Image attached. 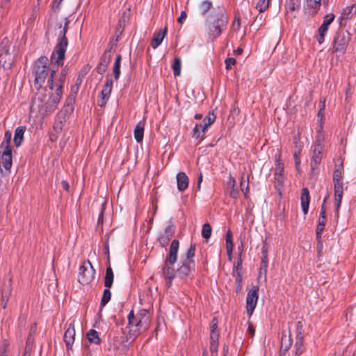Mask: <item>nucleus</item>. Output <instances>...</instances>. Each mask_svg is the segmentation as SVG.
Segmentation results:
<instances>
[{"instance_id": "6ab92c4d", "label": "nucleus", "mask_w": 356, "mask_h": 356, "mask_svg": "<svg viewBox=\"0 0 356 356\" xmlns=\"http://www.w3.org/2000/svg\"><path fill=\"white\" fill-rule=\"evenodd\" d=\"M283 172H284L283 164L282 163L279 162L278 161H277V165H276V167L275 169V180H276V183H277L276 187H282V184H283V182L284 180Z\"/></svg>"}, {"instance_id": "2eb2a0df", "label": "nucleus", "mask_w": 356, "mask_h": 356, "mask_svg": "<svg viewBox=\"0 0 356 356\" xmlns=\"http://www.w3.org/2000/svg\"><path fill=\"white\" fill-rule=\"evenodd\" d=\"M75 328L74 322L69 324L64 334V341L67 348H72L74 342Z\"/></svg>"}, {"instance_id": "6e6552de", "label": "nucleus", "mask_w": 356, "mask_h": 356, "mask_svg": "<svg viewBox=\"0 0 356 356\" xmlns=\"http://www.w3.org/2000/svg\"><path fill=\"white\" fill-rule=\"evenodd\" d=\"M259 298V286H254L247 293L246 310L249 316H251L257 306Z\"/></svg>"}, {"instance_id": "20e7f679", "label": "nucleus", "mask_w": 356, "mask_h": 356, "mask_svg": "<svg viewBox=\"0 0 356 356\" xmlns=\"http://www.w3.org/2000/svg\"><path fill=\"white\" fill-rule=\"evenodd\" d=\"M195 245L191 244L185 255L182 256L179 266L177 270V278L186 280L190 277L195 269V263L193 258L195 255Z\"/></svg>"}, {"instance_id": "4468645a", "label": "nucleus", "mask_w": 356, "mask_h": 356, "mask_svg": "<svg viewBox=\"0 0 356 356\" xmlns=\"http://www.w3.org/2000/svg\"><path fill=\"white\" fill-rule=\"evenodd\" d=\"M225 192L234 199H237L239 196V191L236 187V180L231 175L227 181Z\"/></svg>"}, {"instance_id": "09e8293b", "label": "nucleus", "mask_w": 356, "mask_h": 356, "mask_svg": "<svg viewBox=\"0 0 356 356\" xmlns=\"http://www.w3.org/2000/svg\"><path fill=\"white\" fill-rule=\"evenodd\" d=\"M289 339L287 338L286 335H285L282 339V348H284V350H287L290 347Z\"/></svg>"}, {"instance_id": "cd10ccee", "label": "nucleus", "mask_w": 356, "mask_h": 356, "mask_svg": "<svg viewBox=\"0 0 356 356\" xmlns=\"http://www.w3.org/2000/svg\"><path fill=\"white\" fill-rule=\"evenodd\" d=\"M114 279V274L111 266L106 268L104 277V286L106 288H111Z\"/></svg>"}, {"instance_id": "8fccbe9b", "label": "nucleus", "mask_w": 356, "mask_h": 356, "mask_svg": "<svg viewBox=\"0 0 356 356\" xmlns=\"http://www.w3.org/2000/svg\"><path fill=\"white\" fill-rule=\"evenodd\" d=\"M56 70L54 68L50 69V77L48 80V84H49V87L51 90L54 89L53 77H54V74L56 73Z\"/></svg>"}, {"instance_id": "338daca9", "label": "nucleus", "mask_w": 356, "mask_h": 356, "mask_svg": "<svg viewBox=\"0 0 356 356\" xmlns=\"http://www.w3.org/2000/svg\"><path fill=\"white\" fill-rule=\"evenodd\" d=\"M202 117V114H199V113L195 114V118L197 119V120L201 119Z\"/></svg>"}, {"instance_id": "774afa93", "label": "nucleus", "mask_w": 356, "mask_h": 356, "mask_svg": "<svg viewBox=\"0 0 356 356\" xmlns=\"http://www.w3.org/2000/svg\"><path fill=\"white\" fill-rule=\"evenodd\" d=\"M242 49H237L236 51H235V53L238 55L241 54L242 53Z\"/></svg>"}, {"instance_id": "052dcab7", "label": "nucleus", "mask_w": 356, "mask_h": 356, "mask_svg": "<svg viewBox=\"0 0 356 356\" xmlns=\"http://www.w3.org/2000/svg\"><path fill=\"white\" fill-rule=\"evenodd\" d=\"M294 158H295V161H296V166H298L300 164V160L296 153H295V154H294Z\"/></svg>"}, {"instance_id": "39448f33", "label": "nucleus", "mask_w": 356, "mask_h": 356, "mask_svg": "<svg viewBox=\"0 0 356 356\" xmlns=\"http://www.w3.org/2000/svg\"><path fill=\"white\" fill-rule=\"evenodd\" d=\"M48 58L46 56H41L37 60L35 61L33 65V74L35 76L34 86L40 91H43L42 86L44 84L49 70L47 68Z\"/></svg>"}, {"instance_id": "69168bd1", "label": "nucleus", "mask_w": 356, "mask_h": 356, "mask_svg": "<svg viewBox=\"0 0 356 356\" xmlns=\"http://www.w3.org/2000/svg\"><path fill=\"white\" fill-rule=\"evenodd\" d=\"M243 243L241 245V246H238V251H239V255H241V254L242 251H243Z\"/></svg>"}, {"instance_id": "bb28decb", "label": "nucleus", "mask_w": 356, "mask_h": 356, "mask_svg": "<svg viewBox=\"0 0 356 356\" xmlns=\"http://www.w3.org/2000/svg\"><path fill=\"white\" fill-rule=\"evenodd\" d=\"M210 350L211 356H216L218 347V335H216V334L213 332L210 337Z\"/></svg>"}, {"instance_id": "4d7b16f0", "label": "nucleus", "mask_w": 356, "mask_h": 356, "mask_svg": "<svg viewBox=\"0 0 356 356\" xmlns=\"http://www.w3.org/2000/svg\"><path fill=\"white\" fill-rule=\"evenodd\" d=\"M320 217L326 218V205H324V204H322L321 208Z\"/></svg>"}, {"instance_id": "864d4df0", "label": "nucleus", "mask_w": 356, "mask_h": 356, "mask_svg": "<svg viewBox=\"0 0 356 356\" xmlns=\"http://www.w3.org/2000/svg\"><path fill=\"white\" fill-rule=\"evenodd\" d=\"M186 17H187V14H186V13L185 11H182V12L181 13L180 16H179V17H178V19H177V22H178L179 23H180V24H182V23L185 21V19H186Z\"/></svg>"}, {"instance_id": "ea45409f", "label": "nucleus", "mask_w": 356, "mask_h": 356, "mask_svg": "<svg viewBox=\"0 0 356 356\" xmlns=\"http://www.w3.org/2000/svg\"><path fill=\"white\" fill-rule=\"evenodd\" d=\"M326 222V218L320 217L318 219V223L316 227V236L318 238L321 237V234L324 229Z\"/></svg>"}, {"instance_id": "9b49d317", "label": "nucleus", "mask_w": 356, "mask_h": 356, "mask_svg": "<svg viewBox=\"0 0 356 356\" xmlns=\"http://www.w3.org/2000/svg\"><path fill=\"white\" fill-rule=\"evenodd\" d=\"M13 63V57L9 53L7 48V42H2L0 44V65L5 69L8 70Z\"/></svg>"}, {"instance_id": "473e14b6", "label": "nucleus", "mask_w": 356, "mask_h": 356, "mask_svg": "<svg viewBox=\"0 0 356 356\" xmlns=\"http://www.w3.org/2000/svg\"><path fill=\"white\" fill-rule=\"evenodd\" d=\"M356 14V6L351 5L350 6H347L343 10L342 15L345 18H350L354 15Z\"/></svg>"}, {"instance_id": "0eeeda50", "label": "nucleus", "mask_w": 356, "mask_h": 356, "mask_svg": "<svg viewBox=\"0 0 356 356\" xmlns=\"http://www.w3.org/2000/svg\"><path fill=\"white\" fill-rule=\"evenodd\" d=\"M94 275L95 269L91 263L89 261H85L79 267L78 281L81 284H88L92 281Z\"/></svg>"}, {"instance_id": "72a5a7b5", "label": "nucleus", "mask_w": 356, "mask_h": 356, "mask_svg": "<svg viewBox=\"0 0 356 356\" xmlns=\"http://www.w3.org/2000/svg\"><path fill=\"white\" fill-rule=\"evenodd\" d=\"M88 339L94 343L98 344L100 343V339L98 332L95 330H90L87 333Z\"/></svg>"}, {"instance_id": "79ce46f5", "label": "nucleus", "mask_w": 356, "mask_h": 356, "mask_svg": "<svg viewBox=\"0 0 356 356\" xmlns=\"http://www.w3.org/2000/svg\"><path fill=\"white\" fill-rule=\"evenodd\" d=\"M211 234V227L209 224L205 223L202 228V236L204 238L208 239Z\"/></svg>"}, {"instance_id": "5701e85b", "label": "nucleus", "mask_w": 356, "mask_h": 356, "mask_svg": "<svg viewBox=\"0 0 356 356\" xmlns=\"http://www.w3.org/2000/svg\"><path fill=\"white\" fill-rule=\"evenodd\" d=\"M26 127L24 126L18 127L15 131L14 143L17 147H19L24 140V134Z\"/></svg>"}, {"instance_id": "a878e982", "label": "nucleus", "mask_w": 356, "mask_h": 356, "mask_svg": "<svg viewBox=\"0 0 356 356\" xmlns=\"http://www.w3.org/2000/svg\"><path fill=\"white\" fill-rule=\"evenodd\" d=\"M216 118V116L213 112H209L204 118L202 123L199 124L200 127L206 131L207 128L214 122Z\"/></svg>"}, {"instance_id": "a18cd8bd", "label": "nucleus", "mask_w": 356, "mask_h": 356, "mask_svg": "<svg viewBox=\"0 0 356 356\" xmlns=\"http://www.w3.org/2000/svg\"><path fill=\"white\" fill-rule=\"evenodd\" d=\"M241 264V260L238 261L237 267L236 268L235 271H234V275L236 276V282H237L238 286H240L242 281V275L241 271L239 269V266Z\"/></svg>"}, {"instance_id": "5fc2aeb1", "label": "nucleus", "mask_w": 356, "mask_h": 356, "mask_svg": "<svg viewBox=\"0 0 356 356\" xmlns=\"http://www.w3.org/2000/svg\"><path fill=\"white\" fill-rule=\"evenodd\" d=\"M324 140V137L323 135L321 134H318L316 137V144L315 145H323V142Z\"/></svg>"}, {"instance_id": "f3484780", "label": "nucleus", "mask_w": 356, "mask_h": 356, "mask_svg": "<svg viewBox=\"0 0 356 356\" xmlns=\"http://www.w3.org/2000/svg\"><path fill=\"white\" fill-rule=\"evenodd\" d=\"M189 184V179L185 172H180L177 175V186L179 191H185Z\"/></svg>"}, {"instance_id": "f257e3e1", "label": "nucleus", "mask_w": 356, "mask_h": 356, "mask_svg": "<svg viewBox=\"0 0 356 356\" xmlns=\"http://www.w3.org/2000/svg\"><path fill=\"white\" fill-rule=\"evenodd\" d=\"M65 72L63 70L61 72V77L59 82L56 85L55 93L50 97L47 98V95L42 90L38 91L33 99L31 110L34 111L36 108L42 115L53 110L56 105L59 103L63 89V82L65 79Z\"/></svg>"}, {"instance_id": "2f4dec72", "label": "nucleus", "mask_w": 356, "mask_h": 356, "mask_svg": "<svg viewBox=\"0 0 356 356\" xmlns=\"http://www.w3.org/2000/svg\"><path fill=\"white\" fill-rule=\"evenodd\" d=\"M122 56L118 55L113 65V73L115 79H118L120 74V64H121Z\"/></svg>"}, {"instance_id": "c9c22d12", "label": "nucleus", "mask_w": 356, "mask_h": 356, "mask_svg": "<svg viewBox=\"0 0 356 356\" xmlns=\"http://www.w3.org/2000/svg\"><path fill=\"white\" fill-rule=\"evenodd\" d=\"M204 133L205 131L201 128L199 124H196L193 129V137L196 139L202 140Z\"/></svg>"}, {"instance_id": "f8f14e48", "label": "nucleus", "mask_w": 356, "mask_h": 356, "mask_svg": "<svg viewBox=\"0 0 356 356\" xmlns=\"http://www.w3.org/2000/svg\"><path fill=\"white\" fill-rule=\"evenodd\" d=\"M323 145H314L311 156V168L314 172L318 168V165L322 159V152L323 151Z\"/></svg>"}, {"instance_id": "49530a36", "label": "nucleus", "mask_w": 356, "mask_h": 356, "mask_svg": "<svg viewBox=\"0 0 356 356\" xmlns=\"http://www.w3.org/2000/svg\"><path fill=\"white\" fill-rule=\"evenodd\" d=\"M341 172L339 170H335L333 175V183L334 184H343L341 181Z\"/></svg>"}, {"instance_id": "aec40b11", "label": "nucleus", "mask_w": 356, "mask_h": 356, "mask_svg": "<svg viewBox=\"0 0 356 356\" xmlns=\"http://www.w3.org/2000/svg\"><path fill=\"white\" fill-rule=\"evenodd\" d=\"M145 120L140 121L136 126L134 131V135L136 140L138 143H140L143 141V135H144V127H145Z\"/></svg>"}, {"instance_id": "37998d69", "label": "nucleus", "mask_w": 356, "mask_h": 356, "mask_svg": "<svg viewBox=\"0 0 356 356\" xmlns=\"http://www.w3.org/2000/svg\"><path fill=\"white\" fill-rule=\"evenodd\" d=\"M335 15L333 13L326 15L323 18L321 26L328 29L329 25L334 21Z\"/></svg>"}, {"instance_id": "1a4fd4ad", "label": "nucleus", "mask_w": 356, "mask_h": 356, "mask_svg": "<svg viewBox=\"0 0 356 356\" xmlns=\"http://www.w3.org/2000/svg\"><path fill=\"white\" fill-rule=\"evenodd\" d=\"M12 167V149L11 148L6 147L4 149L0 148V170L3 172V168L5 173L7 174L10 172Z\"/></svg>"}, {"instance_id": "4be33fe9", "label": "nucleus", "mask_w": 356, "mask_h": 356, "mask_svg": "<svg viewBox=\"0 0 356 356\" xmlns=\"http://www.w3.org/2000/svg\"><path fill=\"white\" fill-rule=\"evenodd\" d=\"M307 6L305 9L307 10L308 13L312 15H315L319 9L321 0H306Z\"/></svg>"}, {"instance_id": "e2e57ef3", "label": "nucleus", "mask_w": 356, "mask_h": 356, "mask_svg": "<svg viewBox=\"0 0 356 356\" xmlns=\"http://www.w3.org/2000/svg\"><path fill=\"white\" fill-rule=\"evenodd\" d=\"M63 0H54V6L58 8L60 3H61Z\"/></svg>"}, {"instance_id": "de8ad7c7", "label": "nucleus", "mask_w": 356, "mask_h": 356, "mask_svg": "<svg viewBox=\"0 0 356 356\" xmlns=\"http://www.w3.org/2000/svg\"><path fill=\"white\" fill-rule=\"evenodd\" d=\"M320 108L318 113V117L320 118L321 120H322L324 118V111L325 108V99H321L320 100Z\"/></svg>"}, {"instance_id": "423d86ee", "label": "nucleus", "mask_w": 356, "mask_h": 356, "mask_svg": "<svg viewBox=\"0 0 356 356\" xmlns=\"http://www.w3.org/2000/svg\"><path fill=\"white\" fill-rule=\"evenodd\" d=\"M67 22L65 23V28L63 29V36L60 38L59 42L56 44L54 51L52 52L51 56V65H57L58 66L63 65V60L65 58V54L67 47V40L65 36L67 31Z\"/></svg>"}, {"instance_id": "c756f323", "label": "nucleus", "mask_w": 356, "mask_h": 356, "mask_svg": "<svg viewBox=\"0 0 356 356\" xmlns=\"http://www.w3.org/2000/svg\"><path fill=\"white\" fill-rule=\"evenodd\" d=\"M113 82L111 79H106V81L104 86V88L101 92V96L104 97H109V95L112 90Z\"/></svg>"}, {"instance_id": "bf43d9fd", "label": "nucleus", "mask_w": 356, "mask_h": 356, "mask_svg": "<svg viewBox=\"0 0 356 356\" xmlns=\"http://www.w3.org/2000/svg\"><path fill=\"white\" fill-rule=\"evenodd\" d=\"M61 185L63 186V188L67 191L68 192L69 191V189H70V185L68 184V182L65 180H63L61 181Z\"/></svg>"}, {"instance_id": "412c9836", "label": "nucleus", "mask_w": 356, "mask_h": 356, "mask_svg": "<svg viewBox=\"0 0 356 356\" xmlns=\"http://www.w3.org/2000/svg\"><path fill=\"white\" fill-rule=\"evenodd\" d=\"M166 31L167 29L165 28L163 30H160L154 34L151 43L153 49H156L161 44L166 35Z\"/></svg>"}, {"instance_id": "f704fd0d", "label": "nucleus", "mask_w": 356, "mask_h": 356, "mask_svg": "<svg viewBox=\"0 0 356 356\" xmlns=\"http://www.w3.org/2000/svg\"><path fill=\"white\" fill-rule=\"evenodd\" d=\"M172 67L175 76L180 75L181 68V60L180 58L177 57L175 58Z\"/></svg>"}, {"instance_id": "dca6fc26", "label": "nucleus", "mask_w": 356, "mask_h": 356, "mask_svg": "<svg viewBox=\"0 0 356 356\" xmlns=\"http://www.w3.org/2000/svg\"><path fill=\"white\" fill-rule=\"evenodd\" d=\"M334 204H335V211L337 215H338L339 209L340 207V204L341 202V199L343 194V184H334Z\"/></svg>"}, {"instance_id": "b1692460", "label": "nucleus", "mask_w": 356, "mask_h": 356, "mask_svg": "<svg viewBox=\"0 0 356 356\" xmlns=\"http://www.w3.org/2000/svg\"><path fill=\"white\" fill-rule=\"evenodd\" d=\"M300 0H286L285 8L287 13H294L299 10Z\"/></svg>"}, {"instance_id": "0e129e2a", "label": "nucleus", "mask_w": 356, "mask_h": 356, "mask_svg": "<svg viewBox=\"0 0 356 356\" xmlns=\"http://www.w3.org/2000/svg\"><path fill=\"white\" fill-rule=\"evenodd\" d=\"M103 212H104V208L102 209V211L99 213V219H98L99 222L102 221Z\"/></svg>"}, {"instance_id": "c85d7f7f", "label": "nucleus", "mask_w": 356, "mask_h": 356, "mask_svg": "<svg viewBox=\"0 0 356 356\" xmlns=\"http://www.w3.org/2000/svg\"><path fill=\"white\" fill-rule=\"evenodd\" d=\"M249 177L248 175L243 174L241 177L240 187L242 192L246 195L248 191Z\"/></svg>"}, {"instance_id": "13d9d810", "label": "nucleus", "mask_w": 356, "mask_h": 356, "mask_svg": "<svg viewBox=\"0 0 356 356\" xmlns=\"http://www.w3.org/2000/svg\"><path fill=\"white\" fill-rule=\"evenodd\" d=\"M108 99V97H104V96H101V99L98 101V105L100 106H104Z\"/></svg>"}, {"instance_id": "ddd939ff", "label": "nucleus", "mask_w": 356, "mask_h": 356, "mask_svg": "<svg viewBox=\"0 0 356 356\" xmlns=\"http://www.w3.org/2000/svg\"><path fill=\"white\" fill-rule=\"evenodd\" d=\"M349 40L344 34L338 35L334 41V51L343 54L348 44Z\"/></svg>"}, {"instance_id": "f03ea898", "label": "nucleus", "mask_w": 356, "mask_h": 356, "mask_svg": "<svg viewBox=\"0 0 356 356\" xmlns=\"http://www.w3.org/2000/svg\"><path fill=\"white\" fill-rule=\"evenodd\" d=\"M129 332L127 338L129 340H134L142 332L148 329L150 324V316L146 309L140 310L136 316L131 311L128 315Z\"/></svg>"}, {"instance_id": "4c0bfd02", "label": "nucleus", "mask_w": 356, "mask_h": 356, "mask_svg": "<svg viewBox=\"0 0 356 356\" xmlns=\"http://www.w3.org/2000/svg\"><path fill=\"white\" fill-rule=\"evenodd\" d=\"M111 292L110 291V288H106L104 289L103 296L101 300V305L104 307L111 300Z\"/></svg>"}, {"instance_id": "393cba45", "label": "nucleus", "mask_w": 356, "mask_h": 356, "mask_svg": "<svg viewBox=\"0 0 356 356\" xmlns=\"http://www.w3.org/2000/svg\"><path fill=\"white\" fill-rule=\"evenodd\" d=\"M233 246L232 234L230 231H228L226 234V250L229 260L230 261L232 258Z\"/></svg>"}, {"instance_id": "7c9ffc66", "label": "nucleus", "mask_w": 356, "mask_h": 356, "mask_svg": "<svg viewBox=\"0 0 356 356\" xmlns=\"http://www.w3.org/2000/svg\"><path fill=\"white\" fill-rule=\"evenodd\" d=\"M212 7V3L209 1H203L198 6V11L201 15H204Z\"/></svg>"}, {"instance_id": "a19ab883", "label": "nucleus", "mask_w": 356, "mask_h": 356, "mask_svg": "<svg viewBox=\"0 0 356 356\" xmlns=\"http://www.w3.org/2000/svg\"><path fill=\"white\" fill-rule=\"evenodd\" d=\"M11 140V132L9 131H7L4 134V140L1 144L0 148H11L10 143Z\"/></svg>"}, {"instance_id": "9d476101", "label": "nucleus", "mask_w": 356, "mask_h": 356, "mask_svg": "<svg viewBox=\"0 0 356 356\" xmlns=\"http://www.w3.org/2000/svg\"><path fill=\"white\" fill-rule=\"evenodd\" d=\"M227 23L226 17L224 15H221L220 17L217 19L208 20V29L209 33L214 38L218 37L222 31L223 28Z\"/></svg>"}, {"instance_id": "3c124183", "label": "nucleus", "mask_w": 356, "mask_h": 356, "mask_svg": "<svg viewBox=\"0 0 356 356\" xmlns=\"http://www.w3.org/2000/svg\"><path fill=\"white\" fill-rule=\"evenodd\" d=\"M217 327H218V322H217L216 318H213V321H212V325H211V334H210V337L211 336V334L213 332L216 333V335H218V332L217 331Z\"/></svg>"}, {"instance_id": "6e6d98bb", "label": "nucleus", "mask_w": 356, "mask_h": 356, "mask_svg": "<svg viewBox=\"0 0 356 356\" xmlns=\"http://www.w3.org/2000/svg\"><path fill=\"white\" fill-rule=\"evenodd\" d=\"M248 332L251 337H253L254 334V328L252 324V323L248 322Z\"/></svg>"}, {"instance_id": "c03bdc74", "label": "nucleus", "mask_w": 356, "mask_h": 356, "mask_svg": "<svg viewBox=\"0 0 356 356\" xmlns=\"http://www.w3.org/2000/svg\"><path fill=\"white\" fill-rule=\"evenodd\" d=\"M303 345V339L302 337L300 335H298L297 337V341L296 342L295 346H296V354L300 355L302 353V346Z\"/></svg>"}, {"instance_id": "e433bc0d", "label": "nucleus", "mask_w": 356, "mask_h": 356, "mask_svg": "<svg viewBox=\"0 0 356 356\" xmlns=\"http://www.w3.org/2000/svg\"><path fill=\"white\" fill-rule=\"evenodd\" d=\"M270 0H259L256 8L258 9L259 13L266 11L268 7Z\"/></svg>"}, {"instance_id": "a211bd4d", "label": "nucleus", "mask_w": 356, "mask_h": 356, "mask_svg": "<svg viewBox=\"0 0 356 356\" xmlns=\"http://www.w3.org/2000/svg\"><path fill=\"white\" fill-rule=\"evenodd\" d=\"M309 200L310 196L309 190L307 188H303L301 191L300 202L304 214H307L308 213Z\"/></svg>"}, {"instance_id": "680f3d73", "label": "nucleus", "mask_w": 356, "mask_h": 356, "mask_svg": "<svg viewBox=\"0 0 356 356\" xmlns=\"http://www.w3.org/2000/svg\"><path fill=\"white\" fill-rule=\"evenodd\" d=\"M202 181V173H200L199 175V177H198V184H197L198 190L200 189V184H201Z\"/></svg>"}, {"instance_id": "7ed1b4c3", "label": "nucleus", "mask_w": 356, "mask_h": 356, "mask_svg": "<svg viewBox=\"0 0 356 356\" xmlns=\"http://www.w3.org/2000/svg\"><path fill=\"white\" fill-rule=\"evenodd\" d=\"M179 243L177 240H173L170 244L169 254L163 266V275L166 280L168 286L172 284L174 278H177L172 265L177 261V252Z\"/></svg>"}, {"instance_id": "603ef678", "label": "nucleus", "mask_w": 356, "mask_h": 356, "mask_svg": "<svg viewBox=\"0 0 356 356\" xmlns=\"http://www.w3.org/2000/svg\"><path fill=\"white\" fill-rule=\"evenodd\" d=\"M236 63V60L234 58H228L225 60L226 68L230 69L232 65Z\"/></svg>"}, {"instance_id": "58836bf2", "label": "nucleus", "mask_w": 356, "mask_h": 356, "mask_svg": "<svg viewBox=\"0 0 356 356\" xmlns=\"http://www.w3.org/2000/svg\"><path fill=\"white\" fill-rule=\"evenodd\" d=\"M328 29L325 28L323 26H320L318 29V33L316 35V40L318 42L321 44L324 42L325 36L327 32Z\"/></svg>"}]
</instances>
